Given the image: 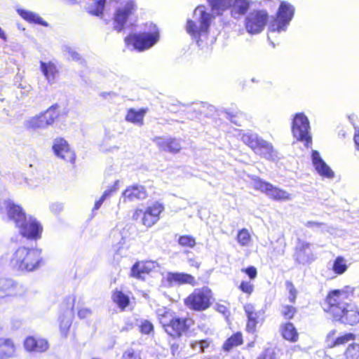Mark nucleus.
<instances>
[{
  "label": "nucleus",
  "mask_w": 359,
  "mask_h": 359,
  "mask_svg": "<svg viewBox=\"0 0 359 359\" xmlns=\"http://www.w3.org/2000/svg\"><path fill=\"white\" fill-rule=\"evenodd\" d=\"M213 20V15L203 5L198 6L194 9L191 18L187 20L186 32L201 48L212 43V40L209 39V34Z\"/></svg>",
  "instance_id": "obj_3"
},
{
  "label": "nucleus",
  "mask_w": 359,
  "mask_h": 359,
  "mask_svg": "<svg viewBox=\"0 0 359 359\" xmlns=\"http://www.w3.org/2000/svg\"><path fill=\"white\" fill-rule=\"evenodd\" d=\"M52 149L55 155L57 158L72 164L74 163L76 154L65 139L61 137L55 139L53 140Z\"/></svg>",
  "instance_id": "obj_15"
},
{
  "label": "nucleus",
  "mask_w": 359,
  "mask_h": 359,
  "mask_svg": "<svg viewBox=\"0 0 359 359\" xmlns=\"http://www.w3.org/2000/svg\"><path fill=\"white\" fill-rule=\"evenodd\" d=\"M354 141H355V143L357 147L359 149V131H358V134L355 135V136H354Z\"/></svg>",
  "instance_id": "obj_59"
},
{
  "label": "nucleus",
  "mask_w": 359,
  "mask_h": 359,
  "mask_svg": "<svg viewBox=\"0 0 359 359\" xmlns=\"http://www.w3.org/2000/svg\"><path fill=\"white\" fill-rule=\"evenodd\" d=\"M144 210H142V209H140V208H137L135 210L133 215V217L134 219H138L139 218H142V217L144 215Z\"/></svg>",
  "instance_id": "obj_55"
},
{
  "label": "nucleus",
  "mask_w": 359,
  "mask_h": 359,
  "mask_svg": "<svg viewBox=\"0 0 359 359\" xmlns=\"http://www.w3.org/2000/svg\"><path fill=\"white\" fill-rule=\"evenodd\" d=\"M59 107L55 104L49 107L46 111L29 118L25 126L30 129H46L52 125L60 116Z\"/></svg>",
  "instance_id": "obj_12"
},
{
  "label": "nucleus",
  "mask_w": 359,
  "mask_h": 359,
  "mask_svg": "<svg viewBox=\"0 0 359 359\" xmlns=\"http://www.w3.org/2000/svg\"><path fill=\"white\" fill-rule=\"evenodd\" d=\"M166 280L170 285L189 284L191 285H196V280L194 276L184 273H168L166 275Z\"/></svg>",
  "instance_id": "obj_25"
},
{
  "label": "nucleus",
  "mask_w": 359,
  "mask_h": 359,
  "mask_svg": "<svg viewBox=\"0 0 359 359\" xmlns=\"http://www.w3.org/2000/svg\"><path fill=\"white\" fill-rule=\"evenodd\" d=\"M159 40V32L156 25L151 24L149 32L135 34L127 36L125 39L127 45H133L139 51H143L154 46Z\"/></svg>",
  "instance_id": "obj_7"
},
{
  "label": "nucleus",
  "mask_w": 359,
  "mask_h": 359,
  "mask_svg": "<svg viewBox=\"0 0 359 359\" xmlns=\"http://www.w3.org/2000/svg\"><path fill=\"white\" fill-rule=\"evenodd\" d=\"M237 241L241 246H248L251 242V236L248 229H243L238 231Z\"/></svg>",
  "instance_id": "obj_38"
},
{
  "label": "nucleus",
  "mask_w": 359,
  "mask_h": 359,
  "mask_svg": "<svg viewBox=\"0 0 359 359\" xmlns=\"http://www.w3.org/2000/svg\"><path fill=\"white\" fill-rule=\"evenodd\" d=\"M188 262L191 266H194L196 269L199 268L200 263L194 258H189Z\"/></svg>",
  "instance_id": "obj_56"
},
{
  "label": "nucleus",
  "mask_w": 359,
  "mask_h": 359,
  "mask_svg": "<svg viewBox=\"0 0 359 359\" xmlns=\"http://www.w3.org/2000/svg\"><path fill=\"white\" fill-rule=\"evenodd\" d=\"M146 114V109H140L138 110L130 109L126 116V120L128 122L141 126L144 124V118Z\"/></svg>",
  "instance_id": "obj_28"
},
{
  "label": "nucleus",
  "mask_w": 359,
  "mask_h": 359,
  "mask_svg": "<svg viewBox=\"0 0 359 359\" xmlns=\"http://www.w3.org/2000/svg\"><path fill=\"white\" fill-rule=\"evenodd\" d=\"M294 14V6L287 2L282 1L276 13V17L271 20L269 25V35L272 33L285 32Z\"/></svg>",
  "instance_id": "obj_8"
},
{
  "label": "nucleus",
  "mask_w": 359,
  "mask_h": 359,
  "mask_svg": "<svg viewBox=\"0 0 359 359\" xmlns=\"http://www.w3.org/2000/svg\"><path fill=\"white\" fill-rule=\"evenodd\" d=\"M118 184H119V181L118 180H116L114 182V184L109 187L107 189H106L103 194L102 195V196L100 198L99 200H97L95 203V206L93 208V210H98L102 204L103 203V202L108 198L111 196V194L114 192H115L116 191V189H118Z\"/></svg>",
  "instance_id": "obj_35"
},
{
  "label": "nucleus",
  "mask_w": 359,
  "mask_h": 359,
  "mask_svg": "<svg viewBox=\"0 0 359 359\" xmlns=\"http://www.w3.org/2000/svg\"><path fill=\"white\" fill-rule=\"evenodd\" d=\"M194 344L199 346V352L205 351V349L209 346V342L207 340L194 341Z\"/></svg>",
  "instance_id": "obj_53"
},
{
  "label": "nucleus",
  "mask_w": 359,
  "mask_h": 359,
  "mask_svg": "<svg viewBox=\"0 0 359 359\" xmlns=\"http://www.w3.org/2000/svg\"><path fill=\"white\" fill-rule=\"evenodd\" d=\"M345 355L346 359H359V345L356 344L349 345Z\"/></svg>",
  "instance_id": "obj_42"
},
{
  "label": "nucleus",
  "mask_w": 359,
  "mask_h": 359,
  "mask_svg": "<svg viewBox=\"0 0 359 359\" xmlns=\"http://www.w3.org/2000/svg\"><path fill=\"white\" fill-rule=\"evenodd\" d=\"M122 359H141L140 354L133 349L126 350L122 356Z\"/></svg>",
  "instance_id": "obj_50"
},
{
  "label": "nucleus",
  "mask_w": 359,
  "mask_h": 359,
  "mask_svg": "<svg viewBox=\"0 0 359 359\" xmlns=\"http://www.w3.org/2000/svg\"><path fill=\"white\" fill-rule=\"evenodd\" d=\"M190 346L191 347V348L194 351H199V346H197V345H195L194 344V341H191L190 343Z\"/></svg>",
  "instance_id": "obj_60"
},
{
  "label": "nucleus",
  "mask_w": 359,
  "mask_h": 359,
  "mask_svg": "<svg viewBox=\"0 0 359 359\" xmlns=\"http://www.w3.org/2000/svg\"><path fill=\"white\" fill-rule=\"evenodd\" d=\"M20 86H21L22 88H25V89H26V88H28V89H29V86H26V85H25V87H22V84H20Z\"/></svg>",
  "instance_id": "obj_63"
},
{
  "label": "nucleus",
  "mask_w": 359,
  "mask_h": 359,
  "mask_svg": "<svg viewBox=\"0 0 359 359\" xmlns=\"http://www.w3.org/2000/svg\"><path fill=\"white\" fill-rule=\"evenodd\" d=\"M217 310L220 313H225L226 308L223 305H217Z\"/></svg>",
  "instance_id": "obj_57"
},
{
  "label": "nucleus",
  "mask_w": 359,
  "mask_h": 359,
  "mask_svg": "<svg viewBox=\"0 0 359 359\" xmlns=\"http://www.w3.org/2000/svg\"><path fill=\"white\" fill-rule=\"evenodd\" d=\"M355 335L353 333H346L341 336L338 337L336 338L332 345H330L331 347L339 346V345H344L351 341L355 340Z\"/></svg>",
  "instance_id": "obj_39"
},
{
  "label": "nucleus",
  "mask_w": 359,
  "mask_h": 359,
  "mask_svg": "<svg viewBox=\"0 0 359 359\" xmlns=\"http://www.w3.org/2000/svg\"><path fill=\"white\" fill-rule=\"evenodd\" d=\"M156 315L165 332L173 337L184 334L194 324L191 318L177 317L165 307L158 308L156 310Z\"/></svg>",
  "instance_id": "obj_5"
},
{
  "label": "nucleus",
  "mask_w": 359,
  "mask_h": 359,
  "mask_svg": "<svg viewBox=\"0 0 359 359\" xmlns=\"http://www.w3.org/2000/svg\"><path fill=\"white\" fill-rule=\"evenodd\" d=\"M211 11L218 15H222L228 11L231 0H207Z\"/></svg>",
  "instance_id": "obj_31"
},
{
  "label": "nucleus",
  "mask_w": 359,
  "mask_h": 359,
  "mask_svg": "<svg viewBox=\"0 0 359 359\" xmlns=\"http://www.w3.org/2000/svg\"><path fill=\"white\" fill-rule=\"evenodd\" d=\"M211 290L207 287L197 288L184 300L185 305L194 311H204L210 305Z\"/></svg>",
  "instance_id": "obj_11"
},
{
  "label": "nucleus",
  "mask_w": 359,
  "mask_h": 359,
  "mask_svg": "<svg viewBox=\"0 0 359 359\" xmlns=\"http://www.w3.org/2000/svg\"><path fill=\"white\" fill-rule=\"evenodd\" d=\"M243 342L242 334L237 332L229 338L224 344V349L229 351L232 348L241 344Z\"/></svg>",
  "instance_id": "obj_37"
},
{
  "label": "nucleus",
  "mask_w": 359,
  "mask_h": 359,
  "mask_svg": "<svg viewBox=\"0 0 359 359\" xmlns=\"http://www.w3.org/2000/svg\"><path fill=\"white\" fill-rule=\"evenodd\" d=\"M147 196V193L143 186L135 184L128 187L122 194L123 201L143 200Z\"/></svg>",
  "instance_id": "obj_24"
},
{
  "label": "nucleus",
  "mask_w": 359,
  "mask_h": 359,
  "mask_svg": "<svg viewBox=\"0 0 359 359\" xmlns=\"http://www.w3.org/2000/svg\"><path fill=\"white\" fill-rule=\"evenodd\" d=\"M62 52L65 56L72 60L79 61L81 58L79 53L72 46L65 45L62 46Z\"/></svg>",
  "instance_id": "obj_40"
},
{
  "label": "nucleus",
  "mask_w": 359,
  "mask_h": 359,
  "mask_svg": "<svg viewBox=\"0 0 359 359\" xmlns=\"http://www.w3.org/2000/svg\"><path fill=\"white\" fill-rule=\"evenodd\" d=\"M281 333L284 339L290 341H297L298 333L291 323H287L281 326Z\"/></svg>",
  "instance_id": "obj_33"
},
{
  "label": "nucleus",
  "mask_w": 359,
  "mask_h": 359,
  "mask_svg": "<svg viewBox=\"0 0 359 359\" xmlns=\"http://www.w3.org/2000/svg\"><path fill=\"white\" fill-rule=\"evenodd\" d=\"M277 246H273V251L278 255H283L285 252V243L283 239H278L276 241Z\"/></svg>",
  "instance_id": "obj_48"
},
{
  "label": "nucleus",
  "mask_w": 359,
  "mask_h": 359,
  "mask_svg": "<svg viewBox=\"0 0 359 359\" xmlns=\"http://www.w3.org/2000/svg\"><path fill=\"white\" fill-rule=\"evenodd\" d=\"M24 346L28 352L43 353L48 350V343L44 339L28 337L24 341Z\"/></svg>",
  "instance_id": "obj_22"
},
{
  "label": "nucleus",
  "mask_w": 359,
  "mask_h": 359,
  "mask_svg": "<svg viewBox=\"0 0 359 359\" xmlns=\"http://www.w3.org/2000/svg\"><path fill=\"white\" fill-rule=\"evenodd\" d=\"M242 141L260 156L274 161L277 153L270 142L262 139L256 133H246L241 137Z\"/></svg>",
  "instance_id": "obj_6"
},
{
  "label": "nucleus",
  "mask_w": 359,
  "mask_h": 359,
  "mask_svg": "<svg viewBox=\"0 0 359 359\" xmlns=\"http://www.w3.org/2000/svg\"><path fill=\"white\" fill-rule=\"evenodd\" d=\"M311 160L313 165L320 176L328 179H332L334 176V172L330 166L324 161L319 152L316 150L311 151Z\"/></svg>",
  "instance_id": "obj_18"
},
{
  "label": "nucleus",
  "mask_w": 359,
  "mask_h": 359,
  "mask_svg": "<svg viewBox=\"0 0 359 359\" xmlns=\"http://www.w3.org/2000/svg\"><path fill=\"white\" fill-rule=\"evenodd\" d=\"M293 257L297 263L303 265L313 262L315 257L311 248V244L306 241L298 240Z\"/></svg>",
  "instance_id": "obj_16"
},
{
  "label": "nucleus",
  "mask_w": 359,
  "mask_h": 359,
  "mask_svg": "<svg viewBox=\"0 0 359 359\" xmlns=\"http://www.w3.org/2000/svg\"><path fill=\"white\" fill-rule=\"evenodd\" d=\"M251 5V0H231L228 11L231 18L240 20L243 16L246 15Z\"/></svg>",
  "instance_id": "obj_20"
},
{
  "label": "nucleus",
  "mask_w": 359,
  "mask_h": 359,
  "mask_svg": "<svg viewBox=\"0 0 359 359\" xmlns=\"http://www.w3.org/2000/svg\"><path fill=\"white\" fill-rule=\"evenodd\" d=\"M0 39L4 40V41H7V36L4 31L0 27Z\"/></svg>",
  "instance_id": "obj_58"
},
{
  "label": "nucleus",
  "mask_w": 359,
  "mask_h": 359,
  "mask_svg": "<svg viewBox=\"0 0 359 359\" xmlns=\"http://www.w3.org/2000/svg\"><path fill=\"white\" fill-rule=\"evenodd\" d=\"M353 288L346 287L342 290L331 291L324 306V311L330 313L335 320L341 323L354 325L359 323V308L354 304H348Z\"/></svg>",
  "instance_id": "obj_1"
},
{
  "label": "nucleus",
  "mask_w": 359,
  "mask_h": 359,
  "mask_svg": "<svg viewBox=\"0 0 359 359\" xmlns=\"http://www.w3.org/2000/svg\"><path fill=\"white\" fill-rule=\"evenodd\" d=\"M252 186L256 190L265 194L269 198L275 201H289L291 195L286 191L273 186L269 182L263 181L256 177L253 178Z\"/></svg>",
  "instance_id": "obj_14"
},
{
  "label": "nucleus",
  "mask_w": 359,
  "mask_h": 359,
  "mask_svg": "<svg viewBox=\"0 0 359 359\" xmlns=\"http://www.w3.org/2000/svg\"><path fill=\"white\" fill-rule=\"evenodd\" d=\"M92 314L93 311L90 308L81 306L77 309V316L81 320L89 318Z\"/></svg>",
  "instance_id": "obj_43"
},
{
  "label": "nucleus",
  "mask_w": 359,
  "mask_h": 359,
  "mask_svg": "<svg viewBox=\"0 0 359 359\" xmlns=\"http://www.w3.org/2000/svg\"><path fill=\"white\" fill-rule=\"evenodd\" d=\"M164 211V206L159 202H155L147 207L144 212L142 219V224L147 227H151L160 219V215Z\"/></svg>",
  "instance_id": "obj_17"
},
{
  "label": "nucleus",
  "mask_w": 359,
  "mask_h": 359,
  "mask_svg": "<svg viewBox=\"0 0 359 359\" xmlns=\"http://www.w3.org/2000/svg\"><path fill=\"white\" fill-rule=\"evenodd\" d=\"M158 268V264L154 261H145L135 263L131 269V276L134 278L143 279L144 275L149 274Z\"/></svg>",
  "instance_id": "obj_21"
},
{
  "label": "nucleus",
  "mask_w": 359,
  "mask_h": 359,
  "mask_svg": "<svg viewBox=\"0 0 359 359\" xmlns=\"http://www.w3.org/2000/svg\"><path fill=\"white\" fill-rule=\"evenodd\" d=\"M242 271H244L250 279H255L257 274V269L254 266H250L245 269H242Z\"/></svg>",
  "instance_id": "obj_52"
},
{
  "label": "nucleus",
  "mask_w": 359,
  "mask_h": 359,
  "mask_svg": "<svg viewBox=\"0 0 359 359\" xmlns=\"http://www.w3.org/2000/svg\"><path fill=\"white\" fill-rule=\"evenodd\" d=\"M310 123L309 118L304 113H297L292 121V135L297 140L304 142L309 147L312 142L310 134Z\"/></svg>",
  "instance_id": "obj_10"
},
{
  "label": "nucleus",
  "mask_w": 359,
  "mask_h": 359,
  "mask_svg": "<svg viewBox=\"0 0 359 359\" xmlns=\"http://www.w3.org/2000/svg\"><path fill=\"white\" fill-rule=\"evenodd\" d=\"M40 70L48 84L53 85L57 83L60 75V70L54 62L41 61Z\"/></svg>",
  "instance_id": "obj_19"
},
{
  "label": "nucleus",
  "mask_w": 359,
  "mask_h": 359,
  "mask_svg": "<svg viewBox=\"0 0 359 359\" xmlns=\"http://www.w3.org/2000/svg\"><path fill=\"white\" fill-rule=\"evenodd\" d=\"M225 114L226 118H229L232 123H234L236 125H240L237 120V118L243 116V114L241 111L237 110L233 111L226 110L225 111Z\"/></svg>",
  "instance_id": "obj_45"
},
{
  "label": "nucleus",
  "mask_w": 359,
  "mask_h": 359,
  "mask_svg": "<svg viewBox=\"0 0 359 359\" xmlns=\"http://www.w3.org/2000/svg\"><path fill=\"white\" fill-rule=\"evenodd\" d=\"M178 243L182 247L193 248L196 244L195 238L189 235H184L180 236Z\"/></svg>",
  "instance_id": "obj_41"
},
{
  "label": "nucleus",
  "mask_w": 359,
  "mask_h": 359,
  "mask_svg": "<svg viewBox=\"0 0 359 359\" xmlns=\"http://www.w3.org/2000/svg\"><path fill=\"white\" fill-rule=\"evenodd\" d=\"M286 288L289 292L288 299H289L290 302L292 303H294L295 302V299L297 297V291L295 287L291 282L287 281L286 283Z\"/></svg>",
  "instance_id": "obj_44"
},
{
  "label": "nucleus",
  "mask_w": 359,
  "mask_h": 359,
  "mask_svg": "<svg viewBox=\"0 0 359 359\" xmlns=\"http://www.w3.org/2000/svg\"><path fill=\"white\" fill-rule=\"evenodd\" d=\"M239 288L241 290L242 292L251 294L254 290V286L252 284H251L250 282L247 281H242Z\"/></svg>",
  "instance_id": "obj_49"
},
{
  "label": "nucleus",
  "mask_w": 359,
  "mask_h": 359,
  "mask_svg": "<svg viewBox=\"0 0 359 359\" xmlns=\"http://www.w3.org/2000/svg\"><path fill=\"white\" fill-rule=\"evenodd\" d=\"M0 212L6 214L10 221L15 223L20 234L31 240L41 238L43 226L32 216H27L22 208L9 198L0 199Z\"/></svg>",
  "instance_id": "obj_2"
},
{
  "label": "nucleus",
  "mask_w": 359,
  "mask_h": 359,
  "mask_svg": "<svg viewBox=\"0 0 359 359\" xmlns=\"http://www.w3.org/2000/svg\"><path fill=\"white\" fill-rule=\"evenodd\" d=\"M8 264L18 271H34L43 264L42 250L38 248L19 247L11 254Z\"/></svg>",
  "instance_id": "obj_4"
},
{
  "label": "nucleus",
  "mask_w": 359,
  "mask_h": 359,
  "mask_svg": "<svg viewBox=\"0 0 359 359\" xmlns=\"http://www.w3.org/2000/svg\"><path fill=\"white\" fill-rule=\"evenodd\" d=\"M16 284L11 279H0V299L16 294Z\"/></svg>",
  "instance_id": "obj_29"
},
{
  "label": "nucleus",
  "mask_w": 359,
  "mask_h": 359,
  "mask_svg": "<svg viewBox=\"0 0 359 359\" xmlns=\"http://www.w3.org/2000/svg\"><path fill=\"white\" fill-rule=\"evenodd\" d=\"M3 331V326L0 324V332Z\"/></svg>",
  "instance_id": "obj_64"
},
{
  "label": "nucleus",
  "mask_w": 359,
  "mask_h": 359,
  "mask_svg": "<svg viewBox=\"0 0 359 359\" xmlns=\"http://www.w3.org/2000/svg\"><path fill=\"white\" fill-rule=\"evenodd\" d=\"M137 9L136 0H124L116 9L114 16V27L117 32L124 28L128 18L133 15Z\"/></svg>",
  "instance_id": "obj_13"
},
{
  "label": "nucleus",
  "mask_w": 359,
  "mask_h": 359,
  "mask_svg": "<svg viewBox=\"0 0 359 359\" xmlns=\"http://www.w3.org/2000/svg\"><path fill=\"white\" fill-rule=\"evenodd\" d=\"M154 330L153 325L147 320H144L140 325V331L143 334H149Z\"/></svg>",
  "instance_id": "obj_51"
},
{
  "label": "nucleus",
  "mask_w": 359,
  "mask_h": 359,
  "mask_svg": "<svg viewBox=\"0 0 359 359\" xmlns=\"http://www.w3.org/2000/svg\"><path fill=\"white\" fill-rule=\"evenodd\" d=\"M304 225L308 228L320 229L322 231L327 230V226L325 224L318 222L308 221Z\"/></svg>",
  "instance_id": "obj_47"
},
{
  "label": "nucleus",
  "mask_w": 359,
  "mask_h": 359,
  "mask_svg": "<svg viewBox=\"0 0 359 359\" xmlns=\"http://www.w3.org/2000/svg\"><path fill=\"white\" fill-rule=\"evenodd\" d=\"M335 333H336V331L334 330L330 332L327 335L328 339H330L332 336H334L335 334Z\"/></svg>",
  "instance_id": "obj_61"
},
{
  "label": "nucleus",
  "mask_w": 359,
  "mask_h": 359,
  "mask_svg": "<svg viewBox=\"0 0 359 359\" xmlns=\"http://www.w3.org/2000/svg\"><path fill=\"white\" fill-rule=\"evenodd\" d=\"M17 13L24 20L30 23L48 26V23L46 22L38 14L34 12L23 8H18Z\"/></svg>",
  "instance_id": "obj_30"
},
{
  "label": "nucleus",
  "mask_w": 359,
  "mask_h": 359,
  "mask_svg": "<svg viewBox=\"0 0 359 359\" xmlns=\"http://www.w3.org/2000/svg\"><path fill=\"white\" fill-rule=\"evenodd\" d=\"M73 308V306L72 307ZM72 310L65 311L62 316H60V329L61 334L66 337L68 334L69 330L72 323Z\"/></svg>",
  "instance_id": "obj_32"
},
{
  "label": "nucleus",
  "mask_w": 359,
  "mask_h": 359,
  "mask_svg": "<svg viewBox=\"0 0 359 359\" xmlns=\"http://www.w3.org/2000/svg\"><path fill=\"white\" fill-rule=\"evenodd\" d=\"M257 359H275V358L271 351L266 350Z\"/></svg>",
  "instance_id": "obj_54"
},
{
  "label": "nucleus",
  "mask_w": 359,
  "mask_h": 359,
  "mask_svg": "<svg viewBox=\"0 0 359 359\" xmlns=\"http://www.w3.org/2000/svg\"><path fill=\"white\" fill-rule=\"evenodd\" d=\"M17 355V346L8 337H0V359H10Z\"/></svg>",
  "instance_id": "obj_23"
},
{
  "label": "nucleus",
  "mask_w": 359,
  "mask_h": 359,
  "mask_svg": "<svg viewBox=\"0 0 359 359\" xmlns=\"http://www.w3.org/2000/svg\"><path fill=\"white\" fill-rule=\"evenodd\" d=\"M55 206L57 208V209H58V210H60L61 208H62L60 205H59V204H54V205H51V209L53 210Z\"/></svg>",
  "instance_id": "obj_62"
},
{
  "label": "nucleus",
  "mask_w": 359,
  "mask_h": 359,
  "mask_svg": "<svg viewBox=\"0 0 359 359\" xmlns=\"http://www.w3.org/2000/svg\"><path fill=\"white\" fill-rule=\"evenodd\" d=\"M114 302L121 309H125L129 304V297L121 291H115L112 294Z\"/></svg>",
  "instance_id": "obj_36"
},
{
  "label": "nucleus",
  "mask_w": 359,
  "mask_h": 359,
  "mask_svg": "<svg viewBox=\"0 0 359 359\" xmlns=\"http://www.w3.org/2000/svg\"><path fill=\"white\" fill-rule=\"evenodd\" d=\"M296 312L294 307L292 306H283L281 310L282 315L287 319H291Z\"/></svg>",
  "instance_id": "obj_46"
},
{
  "label": "nucleus",
  "mask_w": 359,
  "mask_h": 359,
  "mask_svg": "<svg viewBox=\"0 0 359 359\" xmlns=\"http://www.w3.org/2000/svg\"><path fill=\"white\" fill-rule=\"evenodd\" d=\"M269 20V15L265 9H254L246 14L244 20L245 28L250 34L261 33Z\"/></svg>",
  "instance_id": "obj_9"
},
{
  "label": "nucleus",
  "mask_w": 359,
  "mask_h": 359,
  "mask_svg": "<svg viewBox=\"0 0 359 359\" xmlns=\"http://www.w3.org/2000/svg\"><path fill=\"white\" fill-rule=\"evenodd\" d=\"M348 269L347 261L341 256L337 257L333 263L332 270L337 275L344 273Z\"/></svg>",
  "instance_id": "obj_34"
},
{
  "label": "nucleus",
  "mask_w": 359,
  "mask_h": 359,
  "mask_svg": "<svg viewBox=\"0 0 359 359\" xmlns=\"http://www.w3.org/2000/svg\"><path fill=\"white\" fill-rule=\"evenodd\" d=\"M244 310L248 317L246 329L248 332H254L259 323L261 311H255L254 306L251 304H245L244 306Z\"/></svg>",
  "instance_id": "obj_26"
},
{
  "label": "nucleus",
  "mask_w": 359,
  "mask_h": 359,
  "mask_svg": "<svg viewBox=\"0 0 359 359\" xmlns=\"http://www.w3.org/2000/svg\"><path fill=\"white\" fill-rule=\"evenodd\" d=\"M154 142L159 149L172 153L178 152L181 149L179 141L173 138L156 137Z\"/></svg>",
  "instance_id": "obj_27"
}]
</instances>
